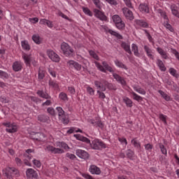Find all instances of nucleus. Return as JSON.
<instances>
[{
	"label": "nucleus",
	"instance_id": "32",
	"mask_svg": "<svg viewBox=\"0 0 179 179\" xmlns=\"http://www.w3.org/2000/svg\"><path fill=\"white\" fill-rule=\"evenodd\" d=\"M131 50L133 51L135 57H141V53L139 52V50L138 49V45H136V44L133 43L131 45Z\"/></svg>",
	"mask_w": 179,
	"mask_h": 179
},
{
	"label": "nucleus",
	"instance_id": "43",
	"mask_svg": "<svg viewBox=\"0 0 179 179\" xmlns=\"http://www.w3.org/2000/svg\"><path fill=\"white\" fill-rule=\"evenodd\" d=\"M89 54L90 55V57L94 58V59H96V61L100 60V57H99V55H97V53H96V52H94L93 50H90Z\"/></svg>",
	"mask_w": 179,
	"mask_h": 179
},
{
	"label": "nucleus",
	"instance_id": "51",
	"mask_svg": "<svg viewBox=\"0 0 179 179\" xmlns=\"http://www.w3.org/2000/svg\"><path fill=\"white\" fill-rule=\"evenodd\" d=\"M92 2L98 9H101L102 6L100 0H92Z\"/></svg>",
	"mask_w": 179,
	"mask_h": 179
},
{
	"label": "nucleus",
	"instance_id": "18",
	"mask_svg": "<svg viewBox=\"0 0 179 179\" xmlns=\"http://www.w3.org/2000/svg\"><path fill=\"white\" fill-rule=\"evenodd\" d=\"M113 76L115 80L118 82V83H120L122 86H126L127 85V81L124 79V78L121 77L120 75H118L116 73H113Z\"/></svg>",
	"mask_w": 179,
	"mask_h": 179
},
{
	"label": "nucleus",
	"instance_id": "41",
	"mask_svg": "<svg viewBox=\"0 0 179 179\" xmlns=\"http://www.w3.org/2000/svg\"><path fill=\"white\" fill-rule=\"evenodd\" d=\"M57 146L59 148H62L65 150H68L69 149V146L65 142H58L57 143Z\"/></svg>",
	"mask_w": 179,
	"mask_h": 179
},
{
	"label": "nucleus",
	"instance_id": "63",
	"mask_svg": "<svg viewBox=\"0 0 179 179\" xmlns=\"http://www.w3.org/2000/svg\"><path fill=\"white\" fill-rule=\"evenodd\" d=\"M95 127H99V128H103L104 127V124H103V122H101V120H98L96 121V125Z\"/></svg>",
	"mask_w": 179,
	"mask_h": 179
},
{
	"label": "nucleus",
	"instance_id": "28",
	"mask_svg": "<svg viewBox=\"0 0 179 179\" xmlns=\"http://www.w3.org/2000/svg\"><path fill=\"white\" fill-rule=\"evenodd\" d=\"M121 47L128 54H132V52H131V45H129V43H127L126 42H122L121 44Z\"/></svg>",
	"mask_w": 179,
	"mask_h": 179
},
{
	"label": "nucleus",
	"instance_id": "36",
	"mask_svg": "<svg viewBox=\"0 0 179 179\" xmlns=\"http://www.w3.org/2000/svg\"><path fill=\"white\" fill-rule=\"evenodd\" d=\"M136 24H138V26H141V27H143V28L149 27V24H148V22H146L142 20H136Z\"/></svg>",
	"mask_w": 179,
	"mask_h": 179
},
{
	"label": "nucleus",
	"instance_id": "4",
	"mask_svg": "<svg viewBox=\"0 0 179 179\" xmlns=\"http://www.w3.org/2000/svg\"><path fill=\"white\" fill-rule=\"evenodd\" d=\"M94 64H95L97 69L99 71H101V72H103V73H107V71L108 72H110V73H113V72H114L113 67L110 66L107 62H103L102 65H101L99 62L95 60L94 61Z\"/></svg>",
	"mask_w": 179,
	"mask_h": 179
},
{
	"label": "nucleus",
	"instance_id": "59",
	"mask_svg": "<svg viewBox=\"0 0 179 179\" xmlns=\"http://www.w3.org/2000/svg\"><path fill=\"white\" fill-rule=\"evenodd\" d=\"M66 156L69 159H71V160H75V159H76V156L75 155L71 154L69 152L66 153Z\"/></svg>",
	"mask_w": 179,
	"mask_h": 179
},
{
	"label": "nucleus",
	"instance_id": "13",
	"mask_svg": "<svg viewBox=\"0 0 179 179\" xmlns=\"http://www.w3.org/2000/svg\"><path fill=\"white\" fill-rule=\"evenodd\" d=\"M34 152V150H31V149H28L26 150L25 153L24 154V164H26V166H31V164L30 163V160H31V154L30 153H33Z\"/></svg>",
	"mask_w": 179,
	"mask_h": 179
},
{
	"label": "nucleus",
	"instance_id": "5",
	"mask_svg": "<svg viewBox=\"0 0 179 179\" xmlns=\"http://www.w3.org/2000/svg\"><path fill=\"white\" fill-rule=\"evenodd\" d=\"M112 20L118 30H124V29H125V22L122 21V19L120 15H114L112 17Z\"/></svg>",
	"mask_w": 179,
	"mask_h": 179
},
{
	"label": "nucleus",
	"instance_id": "20",
	"mask_svg": "<svg viewBox=\"0 0 179 179\" xmlns=\"http://www.w3.org/2000/svg\"><path fill=\"white\" fill-rule=\"evenodd\" d=\"M76 153L80 159H87L89 157V153L83 150H76Z\"/></svg>",
	"mask_w": 179,
	"mask_h": 179
},
{
	"label": "nucleus",
	"instance_id": "24",
	"mask_svg": "<svg viewBox=\"0 0 179 179\" xmlns=\"http://www.w3.org/2000/svg\"><path fill=\"white\" fill-rule=\"evenodd\" d=\"M171 10L172 15H173V16H176V17H178L179 19L178 6H177L176 4L171 5Z\"/></svg>",
	"mask_w": 179,
	"mask_h": 179
},
{
	"label": "nucleus",
	"instance_id": "26",
	"mask_svg": "<svg viewBox=\"0 0 179 179\" xmlns=\"http://www.w3.org/2000/svg\"><path fill=\"white\" fill-rule=\"evenodd\" d=\"M37 94L39 96V97H42V99H45L46 100H50V99H51V96L47 92H44L43 90H38L37 92Z\"/></svg>",
	"mask_w": 179,
	"mask_h": 179
},
{
	"label": "nucleus",
	"instance_id": "25",
	"mask_svg": "<svg viewBox=\"0 0 179 179\" xmlns=\"http://www.w3.org/2000/svg\"><path fill=\"white\" fill-rule=\"evenodd\" d=\"M122 100H123V102L126 104L127 107H129V108H131V107L134 106V102L129 97L124 96L122 98Z\"/></svg>",
	"mask_w": 179,
	"mask_h": 179
},
{
	"label": "nucleus",
	"instance_id": "1",
	"mask_svg": "<svg viewBox=\"0 0 179 179\" xmlns=\"http://www.w3.org/2000/svg\"><path fill=\"white\" fill-rule=\"evenodd\" d=\"M73 136L77 141H80L81 142H85V143L90 145L91 148L95 150H100V149H106V144L99 138H95L91 143L89 138L80 134H74Z\"/></svg>",
	"mask_w": 179,
	"mask_h": 179
},
{
	"label": "nucleus",
	"instance_id": "58",
	"mask_svg": "<svg viewBox=\"0 0 179 179\" xmlns=\"http://www.w3.org/2000/svg\"><path fill=\"white\" fill-rule=\"evenodd\" d=\"M87 93H89V94H90V96H94V90L92 87H87Z\"/></svg>",
	"mask_w": 179,
	"mask_h": 179
},
{
	"label": "nucleus",
	"instance_id": "7",
	"mask_svg": "<svg viewBox=\"0 0 179 179\" xmlns=\"http://www.w3.org/2000/svg\"><path fill=\"white\" fill-rule=\"evenodd\" d=\"M3 125L6 127V132H8V134H15V132H17V124H16V123L5 122L3 123Z\"/></svg>",
	"mask_w": 179,
	"mask_h": 179
},
{
	"label": "nucleus",
	"instance_id": "64",
	"mask_svg": "<svg viewBox=\"0 0 179 179\" xmlns=\"http://www.w3.org/2000/svg\"><path fill=\"white\" fill-rule=\"evenodd\" d=\"M15 163L16 164H17V166H22V159H20V158L19 157H16L15 158Z\"/></svg>",
	"mask_w": 179,
	"mask_h": 179
},
{
	"label": "nucleus",
	"instance_id": "39",
	"mask_svg": "<svg viewBox=\"0 0 179 179\" xmlns=\"http://www.w3.org/2000/svg\"><path fill=\"white\" fill-rule=\"evenodd\" d=\"M134 90L137 93H139V94H143V96L146 94V91L141 87H134Z\"/></svg>",
	"mask_w": 179,
	"mask_h": 179
},
{
	"label": "nucleus",
	"instance_id": "37",
	"mask_svg": "<svg viewBox=\"0 0 179 179\" xmlns=\"http://www.w3.org/2000/svg\"><path fill=\"white\" fill-rule=\"evenodd\" d=\"M32 40L35 43V44H41V38L38 34H34L32 36Z\"/></svg>",
	"mask_w": 179,
	"mask_h": 179
},
{
	"label": "nucleus",
	"instance_id": "57",
	"mask_svg": "<svg viewBox=\"0 0 179 179\" xmlns=\"http://www.w3.org/2000/svg\"><path fill=\"white\" fill-rule=\"evenodd\" d=\"M150 43H153V38L152 37V36L150 35V34H149V32L148 31V30L145 29L144 30Z\"/></svg>",
	"mask_w": 179,
	"mask_h": 179
},
{
	"label": "nucleus",
	"instance_id": "60",
	"mask_svg": "<svg viewBox=\"0 0 179 179\" xmlns=\"http://www.w3.org/2000/svg\"><path fill=\"white\" fill-rule=\"evenodd\" d=\"M118 141L122 143H124L125 146L128 145V141H127V138H118Z\"/></svg>",
	"mask_w": 179,
	"mask_h": 179
},
{
	"label": "nucleus",
	"instance_id": "29",
	"mask_svg": "<svg viewBox=\"0 0 179 179\" xmlns=\"http://www.w3.org/2000/svg\"><path fill=\"white\" fill-rule=\"evenodd\" d=\"M115 66L117 68H120L121 69H124L125 71H128V67H127V65L124 64L121 61L116 59L114 61Z\"/></svg>",
	"mask_w": 179,
	"mask_h": 179
},
{
	"label": "nucleus",
	"instance_id": "34",
	"mask_svg": "<svg viewBox=\"0 0 179 179\" xmlns=\"http://www.w3.org/2000/svg\"><path fill=\"white\" fill-rule=\"evenodd\" d=\"M21 45L22 49H24L25 51H30V45L29 44V41H21Z\"/></svg>",
	"mask_w": 179,
	"mask_h": 179
},
{
	"label": "nucleus",
	"instance_id": "53",
	"mask_svg": "<svg viewBox=\"0 0 179 179\" xmlns=\"http://www.w3.org/2000/svg\"><path fill=\"white\" fill-rule=\"evenodd\" d=\"M48 72L52 78H57V72H55V71H54V69H52V68L50 67L48 69Z\"/></svg>",
	"mask_w": 179,
	"mask_h": 179
},
{
	"label": "nucleus",
	"instance_id": "47",
	"mask_svg": "<svg viewBox=\"0 0 179 179\" xmlns=\"http://www.w3.org/2000/svg\"><path fill=\"white\" fill-rule=\"evenodd\" d=\"M159 149L162 153V155H164V156H167V149L163 144H159Z\"/></svg>",
	"mask_w": 179,
	"mask_h": 179
},
{
	"label": "nucleus",
	"instance_id": "12",
	"mask_svg": "<svg viewBox=\"0 0 179 179\" xmlns=\"http://www.w3.org/2000/svg\"><path fill=\"white\" fill-rule=\"evenodd\" d=\"M94 13L95 17H97V19H99V20H101L102 22H107V16H106L101 9L94 8Z\"/></svg>",
	"mask_w": 179,
	"mask_h": 179
},
{
	"label": "nucleus",
	"instance_id": "44",
	"mask_svg": "<svg viewBox=\"0 0 179 179\" xmlns=\"http://www.w3.org/2000/svg\"><path fill=\"white\" fill-rule=\"evenodd\" d=\"M83 12L87 16H93V13L87 7H83Z\"/></svg>",
	"mask_w": 179,
	"mask_h": 179
},
{
	"label": "nucleus",
	"instance_id": "54",
	"mask_svg": "<svg viewBox=\"0 0 179 179\" xmlns=\"http://www.w3.org/2000/svg\"><path fill=\"white\" fill-rule=\"evenodd\" d=\"M159 119L162 120V122L166 125L167 124V116L163 114H159Z\"/></svg>",
	"mask_w": 179,
	"mask_h": 179
},
{
	"label": "nucleus",
	"instance_id": "40",
	"mask_svg": "<svg viewBox=\"0 0 179 179\" xmlns=\"http://www.w3.org/2000/svg\"><path fill=\"white\" fill-rule=\"evenodd\" d=\"M59 99L62 100V101H68V95L65 92H60L59 94Z\"/></svg>",
	"mask_w": 179,
	"mask_h": 179
},
{
	"label": "nucleus",
	"instance_id": "62",
	"mask_svg": "<svg viewBox=\"0 0 179 179\" xmlns=\"http://www.w3.org/2000/svg\"><path fill=\"white\" fill-rule=\"evenodd\" d=\"M48 113L50 114V115H55V110H54L53 108H48Z\"/></svg>",
	"mask_w": 179,
	"mask_h": 179
},
{
	"label": "nucleus",
	"instance_id": "3",
	"mask_svg": "<svg viewBox=\"0 0 179 179\" xmlns=\"http://www.w3.org/2000/svg\"><path fill=\"white\" fill-rule=\"evenodd\" d=\"M3 176L6 179H13V177H19V171L15 167L8 166L2 170Z\"/></svg>",
	"mask_w": 179,
	"mask_h": 179
},
{
	"label": "nucleus",
	"instance_id": "56",
	"mask_svg": "<svg viewBox=\"0 0 179 179\" xmlns=\"http://www.w3.org/2000/svg\"><path fill=\"white\" fill-rule=\"evenodd\" d=\"M33 163L34 164V166L36 167H37V169H40V167H41V162L37 159H34L33 160Z\"/></svg>",
	"mask_w": 179,
	"mask_h": 179
},
{
	"label": "nucleus",
	"instance_id": "22",
	"mask_svg": "<svg viewBox=\"0 0 179 179\" xmlns=\"http://www.w3.org/2000/svg\"><path fill=\"white\" fill-rule=\"evenodd\" d=\"M144 50L146 52V55L147 57H148V58H150V59H155V56L153 55V50H152V48H150L149 46L148 45H144L143 47Z\"/></svg>",
	"mask_w": 179,
	"mask_h": 179
},
{
	"label": "nucleus",
	"instance_id": "49",
	"mask_svg": "<svg viewBox=\"0 0 179 179\" xmlns=\"http://www.w3.org/2000/svg\"><path fill=\"white\" fill-rule=\"evenodd\" d=\"M131 142L134 145V148L141 149V143L138 142L135 138L132 139Z\"/></svg>",
	"mask_w": 179,
	"mask_h": 179
},
{
	"label": "nucleus",
	"instance_id": "30",
	"mask_svg": "<svg viewBox=\"0 0 179 179\" xmlns=\"http://www.w3.org/2000/svg\"><path fill=\"white\" fill-rule=\"evenodd\" d=\"M138 9L141 13H149V6L145 3L140 4Z\"/></svg>",
	"mask_w": 179,
	"mask_h": 179
},
{
	"label": "nucleus",
	"instance_id": "48",
	"mask_svg": "<svg viewBox=\"0 0 179 179\" xmlns=\"http://www.w3.org/2000/svg\"><path fill=\"white\" fill-rule=\"evenodd\" d=\"M0 78L1 79H8V78H9V75H8V73L0 70Z\"/></svg>",
	"mask_w": 179,
	"mask_h": 179
},
{
	"label": "nucleus",
	"instance_id": "8",
	"mask_svg": "<svg viewBox=\"0 0 179 179\" xmlns=\"http://www.w3.org/2000/svg\"><path fill=\"white\" fill-rule=\"evenodd\" d=\"M61 50L66 57H72L73 55V49L65 42L62 43Z\"/></svg>",
	"mask_w": 179,
	"mask_h": 179
},
{
	"label": "nucleus",
	"instance_id": "61",
	"mask_svg": "<svg viewBox=\"0 0 179 179\" xmlns=\"http://www.w3.org/2000/svg\"><path fill=\"white\" fill-rule=\"evenodd\" d=\"M99 99H106V94L100 90L97 91Z\"/></svg>",
	"mask_w": 179,
	"mask_h": 179
},
{
	"label": "nucleus",
	"instance_id": "52",
	"mask_svg": "<svg viewBox=\"0 0 179 179\" xmlns=\"http://www.w3.org/2000/svg\"><path fill=\"white\" fill-rule=\"evenodd\" d=\"M144 147L147 152H152V149H153V145L150 143L145 144Z\"/></svg>",
	"mask_w": 179,
	"mask_h": 179
},
{
	"label": "nucleus",
	"instance_id": "31",
	"mask_svg": "<svg viewBox=\"0 0 179 179\" xmlns=\"http://www.w3.org/2000/svg\"><path fill=\"white\" fill-rule=\"evenodd\" d=\"M38 120L40 122H47L50 123V117L45 115H40L38 116Z\"/></svg>",
	"mask_w": 179,
	"mask_h": 179
},
{
	"label": "nucleus",
	"instance_id": "35",
	"mask_svg": "<svg viewBox=\"0 0 179 179\" xmlns=\"http://www.w3.org/2000/svg\"><path fill=\"white\" fill-rule=\"evenodd\" d=\"M130 94L132 95L134 100H136V101H142L143 100V98L140 95H138L135 92L131 91L130 92Z\"/></svg>",
	"mask_w": 179,
	"mask_h": 179
},
{
	"label": "nucleus",
	"instance_id": "14",
	"mask_svg": "<svg viewBox=\"0 0 179 179\" xmlns=\"http://www.w3.org/2000/svg\"><path fill=\"white\" fill-rule=\"evenodd\" d=\"M46 152H50V153H52L53 155H61L64 153V150L61 148H57L52 145H47L45 147Z\"/></svg>",
	"mask_w": 179,
	"mask_h": 179
},
{
	"label": "nucleus",
	"instance_id": "23",
	"mask_svg": "<svg viewBox=\"0 0 179 179\" xmlns=\"http://www.w3.org/2000/svg\"><path fill=\"white\" fill-rule=\"evenodd\" d=\"M106 30L107 33H109L112 36H114L115 37H116V38H118L119 40H122V36H121V34H120L119 33L108 28H106Z\"/></svg>",
	"mask_w": 179,
	"mask_h": 179
},
{
	"label": "nucleus",
	"instance_id": "38",
	"mask_svg": "<svg viewBox=\"0 0 179 179\" xmlns=\"http://www.w3.org/2000/svg\"><path fill=\"white\" fill-rule=\"evenodd\" d=\"M158 93H159V94H161L162 97H163V99H164V100H166V101H170V100H171V98L170 97V96H169L167 94H166L162 90H159Z\"/></svg>",
	"mask_w": 179,
	"mask_h": 179
},
{
	"label": "nucleus",
	"instance_id": "11",
	"mask_svg": "<svg viewBox=\"0 0 179 179\" xmlns=\"http://www.w3.org/2000/svg\"><path fill=\"white\" fill-rule=\"evenodd\" d=\"M46 54L48 58H50V59H51V61H52L53 62H59V61L61 60V57H59V55H58V54H57L55 52H54V50L51 49H48L46 51Z\"/></svg>",
	"mask_w": 179,
	"mask_h": 179
},
{
	"label": "nucleus",
	"instance_id": "17",
	"mask_svg": "<svg viewBox=\"0 0 179 179\" xmlns=\"http://www.w3.org/2000/svg\"><path fill=\"white\" fill-rule=\"evenodd\" d=\"M12 66L14 72H20V71L23 69V63L20 61H16L13 62Z\"/></svg>",
	"mask_w": 179,
	"mask_h": 179
},
{
	"label": "nucleus",
	"instance_id": "16",
	"mask_svg": "<svg viewBox=\"0 0 179 179\" xmlns=\"http://www.w3.org/2000/svg\"><path fill=\"white\" fill-rule=\"evenodd\" d=\"M122 13L126 19H129V20H134V14L128 8H123Z\"/></svg>",
	"mask_w": 179,
	"mask_h": 179
},
{
	"label": "nucleus",
	"instance_id": "45",
	"mask_svg": "<svg viewBox=\"0 0 179 179\" xmlns=\"http://www.w3.org/2000/svg\"><path fill=\"white\" fill-rule=\"evenodd\" d=\"M37 136H38V138H36V141L39 142H44V141H45V135H44V134L38 133Z\"/></svg>",
	"mask_w": 179,
	"mask_h": 179
},
{
	"label": "nucleus",
	"instance_id": "10",
	"mask_svg": "<svg viewBox=\"0 0 179 179\" xmlns=\"http://www.w3.org/2000/svg\"><path fill=\"white\" fill-rule=\"evenodd\" d=\"M22 57L27 66H30L31 64L32 65H36V60H34V58L31 57V55L23 52Z\"/></svg>",
	"mask_w": 179,
	"mask_h": 179
},
{
	"label": "nucleus",
	"instance_id": "6",
	"mask_svg": "<svg viewBox=\"0 0 179 179\" xmlns=\"http://www.w3.org/2000/svg\"><path fill=\"white\" fill-rule=\"evenodd\" d=\"M158 13H159L162 17H163V19L165 20L164 22V27H166V29H168L169 31L173 33L174 28H173L171 24H169V17H167V15H166V12L163 11V10L162 9H159Z\"/></svg>",
	"mask_w": 179,
	"mask_h": 179
},
{
	"label": "nucleus",
	"instance_id": "19",
	"mask_svg": "<svg viewBox=\"0 0 179 179\" xmlns=\"http://www.w3.org/2000/svg\"><path fill=\"white\" fill-rule=\"evenodd\" d=\"M26 174L28 178H37V177H38L37 172L33 169H28L26 171Z\"/></svg>",
	"mask_w": 179,
	"mask_h": 179
},
{
	"label": "nucleus",
	"instance_id": "9",
	"mask_svg": "<svg viewBox=\"0 0 179 179\" xmlns=\"http://www.w3.org/2000/svg\"><path fill=\"white\" fill-rule=\"evenodd\" d=\"M56 110L58 113L59 120H60L63 124H69V119L68 117H66V115H65V111L64 109H62V107H57Z\"/></svg>",
	"mask_w": 179,
	"mask_h": 179
},
{
	"label": "nucleus",
	"instance_id": "21",
	"mask_svg": "<svg viewBox=\"0 0 179 179\" xmlns=\"http://www.w3.org/2000/svg\"><path fill=\"white\" fill-rule=\"evenodd\" d=\"M89 171L90 173H91V174H96V176L100 175L101 173L100 168H99L96 165H91L89 169Z\"/></svg>",
	"mask_w": 179,
	"mask_h": 179
},
{
	"label": "nucleus",
	"instance_id": "27",
	"mask_svg": "<svg viewBox=\"0 0 179 179\" xmlns=\"http://www.w3.org/2000/svg\"><path fill=\"white\" fill-rule=\"evenodd\" d=\"M49 87L53 89V90H58V89H59V85L57 81L50 79L49 80Z\"/></svg>",
	"mask_w": 179,
	"mask_h": 179
},
{
	"label": "nucleus",
	"instance_id": "55",
	"mask_svg": "<svg viewBox=\"0 0 179 179\" xmlns=\"http://www.w3.org/2000/svg\"><path fill=\"white\" fill-rule=\"evenodd\" d=\"M68 92L70 93V94H75V93H76V90L73 86L68 87Z\"/></svg>",
	"mask_w": 179,
	"mask_h": 179
},
{
	"label": "nucleus",
	"instance_id": "42",
	"mask_svg": "<svg viewBox=\"0 0 179 179\" xmlns=\"http://www.w3.org/2000/svg\"><path fill=\"white\" fill-rule=\"evenodd\" d=\"M125 153L127 157H128V159H130L131 160H132V159H134V156H135V152H134V151H132L131 150H127Z\"/></svg>",
	"mask_w": 179,
	"mask_h": 179
},
{
	"label": "nucleus",
	"instance_id": "50",
	"mask_svg": "<svg viewBox=\"0 0 179 179\" xmlns=\"http://www.w3.org/2000/svg\"><path fill=\"white\" fill-rule=\"evenodd\" d=\"M45 75V71L44 70H42L41 69H39L38 71V79H44V76Z\"/></svg>",
	"mask_w": 179,
	"mask_h": 179
},
{
	"label": "nucleus",
	"instance_id": "15",
	"mask_svg": "<svg viewBox=\"0 0 179 179\" xmlns=\"http://www.w3.org/2000/svg\"><path fill=\"white\" fill-rule=\"evenodd\" d=\"M67 66H69L70 69H76V71H80V69H82V65L74 60H69L67 62Z\"/></svg>",
	"mask_w": 179,
	"mask_h": 179
},
{
	"label": "nucleus",
	"instance_id": "33",
	"mask_svg": "<svg viewBox=\"0 0 179 179\" xmlns=\"http://www.w3.org/2000/svg\"><path fill=\"white\" fill-rule=\"evenodd\" d=\"M157 66L159 68L160 71H162V72H166V66H164V63H163V61L157 59Z\"/></svg>",
	"mask_w": 179,
	"mask_h": 179
},
{
	"label": "nucleus",
	"instance_id": "2",
	"mask_svg": "<svg viewBox=\"0 0 179 179\" xmlns=\"http://www.w3.org/2000/svg\"><path fill=\"white\" fill-rule=\"evenodd\" d=\"M94 86H96L97 89H99L101 92H106L107 89L109 90H117V88H115V86H114L113 83H110L106 80H101V81L95 80Z\"/></svg>",
	"mask_w": 179,
	"mask_h": 179
},
{
	"label": "nucleus",
	"instance_id": "46",
	"mask_svg": "<svg viewBox=\"0 0 179 179\" xmlns=\"http://www.w3.org/2000/svg\"><path fill=\"white\" fill-rule=\"evenodd\" d=\"M169 73H171L172 75V76H173L174 78H178L179 75L177 73V70H176L173 68H171L169 69Z\"/></svg>",
	"mask_w": 179,
	"mask_h": 179
}]
</instances>
